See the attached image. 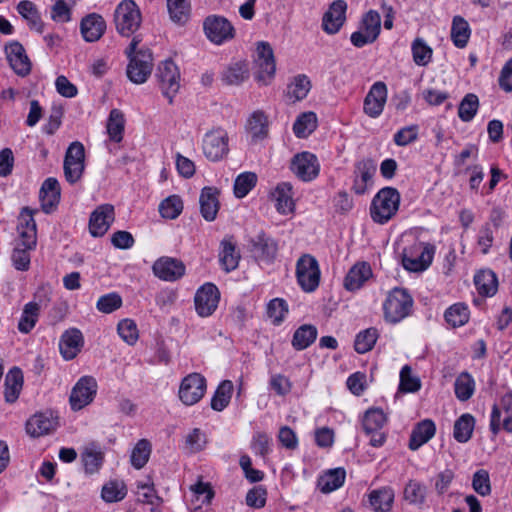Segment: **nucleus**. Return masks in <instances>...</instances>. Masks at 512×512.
<instances>
[{
	"label": "nucleus",
	"instance_id": "nucleus-1",
	"mask_svg": "<svg viewBox=\"0 0 512 512\" xmlns=\"http://www.w3.org/2000/svg\"><path fill=\"white\" fill-rule=\"evenodd\" d=\"M400 194L393 187L380 189L370 205V216L375 223L386 224L397 213L400 206Z\"/></svg>",
	"mask_w": 512,
	"mask_h": 512
},
{
	"label": "nucleus",
	"instance_id": "nucleus-2",
	"mask_svg": "<svg viewBox=\"0 0 512 512\" xmlns=\"http://www.w3.org/2000/svg\"><path fill=\"white\" fill-rule=\"evenodd\" d=\"M140 43L138 37H134L126 51L130 62L127 66V76L131 82L135 84H142L147 81L152 72V55L147 51H137V46Z\"/></svg>",
	"mask_w": 512,
	"mask_h": 512
},
{
	"label": "nucleus",
	"instance_id": "nucleus-3",
	"mask_svg": "<svg viewBox=\"0 0 512 512\" xmlns=\"http://www.w3.org/2000/svg\"><path fill=\"white\" fill-rule=\"evenodd\" d=\"M412 306L413 299L405 289H393L383 304L385 320L390 323L400 322L410 314Z\"/></svg>",
	"mask_w": 512,
	"mask_h": 512
},
{
	"label": "nucleus",
	"instance_id": "nucleus-4",
	"mask_svg": "<svg viewBox=\"0 0 512 512\" xmlns=\"http://www.w3.org/2000/svg\"><path fill=\"white\" fill-rule=\"evenodd\" d=\"M434 247L423 242H414L405 248L402 256L403 267L411 272H422L432 263Z\"/></svg>",
	"mask_w": 512,
	"mask_h": 512
},
{
	"label": "nucleus",
	"instance_id": "nucleus-5",
	"mask_svg": "<svg viewBox=\"0 0 512 512\" xmlns=\"http://www.w3.org/2000/svg\"><path fill=\"white\" fill-rule=\"evenodd\" d=\"M320 277L317 259L310 254H303L296 262V278L301 289L307 293L314 292L319 286Z\"/></svg>",
	"mask_w": 512,
	"mask_h": 512
},
{
	"label": "nucleus",
	"instance_id": "nucleus-6",
	"mask_svg": "<svg viewBox=\"0 0 512 512\" xmlns=\"http://www.w3.org/2000/svg\"><path fill=\"white\" fill-rule=\"evenodd\" d=\"M202 151L204 156L212 162L225 158L229 152L228 132L221 127L207 131L202 139Z\"/></svg>",
	"mask_w": 512,
	"mask_h": 512
},
{
	"label": "nucleus",
	"instance_id": "nucleus-7",
	"mask_svg": "<svg viewBox=\"0 0 512 512\" xmlns=\"http://www.w3.org/2000/svg\"><path fill=\"white\" fill-rule=\"evenodd\" d=\"M117 31L123 36L133 34L141 24V13L132 0H123L118 4L114 13Z\"/></svg>",
	"mask_w": 512,
	"mask_h": 512
},
{
	"label": "nucleus",
	"instance_id": "nucleus-8",
	"mask_svg": "<svg viewBox=\"0 0 512 512\" xmlns=\"http://www.w3.org/2000/svg\"><path fill=\"white\" fill-rule=\"evenodd\" d=\"M255 79L262 85H268L276 72V63L271 45L268 42H258L255 57Z\"/></svg>",
	"mask_w": 512,
	"mask_h": 512
},
{
	"label": "nucleus",
	"instance_id": "nucleus-9",
	"mask_svg": "<svg viewBox=\"0 0 512 512\" xmlns=\"http://www.w3.org/2000/svg\"><path fill=\"white\" fill-rule=\"evenodd\" d=\"M98 384L93 376L85 375L73 386L69 403L73 411H79L91 404L97 394Z\"/></svg>",
	"mask_w": 512,
	"mask_h": 512
},
{
	"label": "nucleus",
	"instance_id": "nucleus-10",
	"mask_svg": "<svg viewBox=\"0 0 512 512\" xmlns=\"http://www.w3.org/2000/svg\"><path fill=\"white\" fill-rule=\"evenodd\" d=\"M205 36L214 44L222 45L235 36V29L231 22L223 16L210 15L203 21Z\"/></svg>",
	"mask_w": 512,
	"mask_h": 512
},
{
	"label": "nucleus",
	"instance_id": "nucleus-11",
	"mask_svg": "<svg viewBox=\"0 0 512 512\" xmlns=\"http://www.w3.org/2000/svg\"><path fill=\"white\" fill-rule=\"evenodd\" d=\"M489 428L494 435L501 429L512 433V392L504 394L499 403L493 405Z\"/></svg>",
	"mask_w": 512,
	"mask_h": 512
},
{
	"label": "nucleus",
	"instance_id": "nucleus-12",
	"mask_svg": "<svg viewBox=\"0 0 512 512\" xmlns=\"http://www.w3.org/2000/svg\"><path fill=\"white\" fill-rule=\"evenodd\" d=\"M387 422V415L379 408L368 409L363 418L362 426L365 433L370 436V444L380 447L385 442V433L382 431Z\"/></svg>",
	"mask_w": 512,
	"mask_h": 512
},
{
	"label": "nucleus",
	"instance_id": "nucleus-13",
	"mask_svg": "<svg viewBox=\"0 0 512 512\" xmlns=\"http://www.w3.org/2000/svg\"><path fill=\"white\" fill-rule=\"evenodd\" d=\"M85 150L82 143L75 141L70 144L64 159V174L66 180L74 184L84 171Z\"/></svg>",
	"mask_w": 512,
	"mask_h": 512
},
{
	"label": "nucleus",
	"instance_id": "nucleus-14",
	"mask_svg": "<svg viewBox=\"0 0 512 512\" xmlns=\"http://www.w3.org/2000/svg\"><path fill=\"white\" fill-rule=\"evenodd\" d=\"M37 210L24 207L17 218V233L22 246L35 248L37 243V228L34 214Z\"/></svg>",
	"mask_w": 512,
	"mask_h": 512
},
{
	"label": "nucleus",
	"instance_id": "nucleus-15",
	"mask_svg": "<svg viewBox=\"0 0 512 512\" xmlns=\"http://www.w3.org/2000/svg\"><path fill=\"white\" fill-rule=\"evenodd\" d=\"M205 391V378L199 373H192L182 380L179 388V398L185 405H194L202 399Z\"/></svg>",
	"mask_w": 512,
	"mask_h": 512
},
{
	"label": "nucleus",
	"instance_id": "nucleus-16",
	"mask_svg": "<svg viewBox=\"0 0 512 512\" xmlns=\"http://www.w3.org/2000/svg\"><path fill=\"white\" fill-rule=\"evenodd\" d=\"M157 77L164 96L171 102L180 88V72L177 65L171 60L163 61L158 67Z\"/></svg>",
	"mask_w": 512,
	"mask_h": 512
},
{
	"label": "nucleus",
	"instance_id": "nucleus-17",
	"mask_svg": "<svg viewBox=\"0 0 512 512\" xmlns=\"http://www.w3.org/2000/svg\"><path fill=\"white\" fill-rule=\"evenodd\" d=\"M290 169L300 180L309 182L318 176L320 164L314 154L305 151L293 157Z\"/></svg>",
	"mask_w": 512,
	"mask_h": 512
},
{
	"label": "nucleus",
	"instance_id": "nucleus-18",
	"mask_svg": "<svg viewBox=\"0 0 512 512\" xmlns=\"http://www.w3.org/2000/svg\"><path fill=\"white\" fill-rule=\"evenodd\" d=\"M220 294L218 288L212 283L201 286L194 297L195 310L200 317H208L218 307Z\"/></svg>",
	"mask_w": 512,
	"mask_h": 512
},
{
	"label": "nucleus",
	"instance_id": "nucleus-19",
	"mask_svg": "<svg viewBox=\"0 0 512 512\" xmlns=\"http://www.w3.org/2000/svg\"><path fill=\"white\" fill-rule=\"evenodd\" d=\"M388 90L385 83H374L364 99L363 110L371 118L379 117L387 101Z\"/></svg>",
	"mask_w": 512,
	"mask_h": 512
},
{
	"label": "nucleus",
	"instance_id": "nucleus-20",
	"mask_svg": "<svg viewBox=\"0 0 512 512\" xmlns=\"http://www.w3.org/2000/svg\"><path fill=\"white\" fill-rule=\"evenodd\" d=\"M152 270L159 279L174 282L185 274V265L178 259L161 257L154 262Z\"/></svg>",
	"mask_w": 512,
	"mask_h": 512
},
{
	"label": "nucleus",
	"instance_id": "nucleus-21",
	"mask_svg": "<svg viewBox=\"0 0 512 512\" xmlns=\"http://www.w3.org/2000/svg\"><path fill=\"white\" fill-rule=\"evenodd\" d=\"M376 173V165L370 159H363L355 164L354 181L352 190L358 194H365L373 184V176Z\"/></svg>",
	"mask_w": 512,
	"mask_h": 512
},
{
	"label": "nucleus",
	"instance_id": "nucleus-22",
	"mask_svg": "<svg viewBox=\"0 0 512 512\" xmlns=\"http://www.w3.org/2000/svg\"><path fill=\"white\" fill-rule=\"evenodd\" d=\"M58 425L57 417L52 412H40L31 416L26 422V432L38 438L52 433Z\"/></svg>",
	"mask_w": 512,
	"mask_h": 512
},
{
	"label": "nucleus",
	"instance_id": "nucleus-23",
	"mask_svg": "<svg viewBox=\"0 0 512 512\" xmlns=\"http://www.w3.org/2000/svg\"><path fill=\"white\" fill-rule=\"evenodd\" d=\"M114 221V207L110 204H103L97 207L90 216L89 230L92 236H103Z\"/></svg>",
	"mask_w": 512,
	"mask_h": 512
},
{
	"label": "nucleus",
	"instance_id": "nucleus-24",
	"mask_svg": "<svg viewBox=\"0 0 512 512\" xmlns=\"http://www.w3.org/2000/svg\"><path fill=\"white\" fill-rule=\"evenodd\" d=\"M84 345L82 332L76 328L66 330L59 341V350L65 360L74 359Z\"/></svg>",
	"mask_w": 512,
	"mask_h": 512
},
{
	"label": "nucleus",
	"instance_id": "nucleus-25",
	"mask_svg": "<svg viewBox=\"0 0 512 512\" xmlns=\"http://www.w3.org/2000/svg\"><path fill=\"white\" fill-rule=\"evenodd\" d=\"M271 198L275 203L276 210L282 215H288L295 210L293 199V187L289 182H281L271 192Z\"/></svg>",
	"mask_w": 512,
	"mask_h": 512
},
{
	"label": "nucleus",
	"instance_id": "nucleus-26",
	"mask_svg": "<svg viewBox=\"0 0 512 512\" xmlns=\"http://www.w3.org/2000/svg\"><path fill=\"white\" fill-rule=\"evenodd\" d=\"M347 9L346 2L343 0L334 1L328 11L323 16V29L328 34H335L344 24L346 19L345 12Z\"/></svg>",
	"mask_w": 512,
	"mask_h": 512
},
{
	"label": "nucleus",
	"instance_id": "nucleus-27",
	"mask_svg": "<svg viewBox=\"0 0 512 512\" xmlns=\"http://www.w3.org/2000/svg\"><path fill=\"white\" fill-rule=\"evenodd\" d=\"M106 30L104 18L96 13L85 16L80 23V32L86 42L98 41Z\"/></svg>",
	"mask_w": 512,
	"mask_h": 512
},
{
	"label": "nucleus",
	"instance_id": "nucleus-28",
	"mask_svg": "<svg viewBox=\"0 0 512 512\" xmlns=\"http://www.w3.org/2000/svg\"><path fill=\"white\" fill-rule=\"evenodd\" d=\"M6 55L11 68L19 76H26L31 71V62L25 49L19 43H12L6 47Z\"/></svg>",
	"mask_w": 512,
	"mask_h": 512
},
{
	"label": "nucleus",
	"instance_id": "nucleus-29",
	"mask_svg": "<svg viewBox=\"0 0 512 512\" xmlns=\"http://www.w3.org/2000/svg\"><path fill=\"white\" fill-rule=\"evenodd\" d=\"M245 130L252 143H257L266 138L269 130L267 115L260 110L254 111L246 121Z\"/></svg>",
	"mask_w": 512,
	"mask_h": 512
},
{
	"label": "nucleus",
	"instance_id": "nucleus-30",
	"mask_svg": "<svg viewBox=\"0 0 512 512\" xmlns=\"http://www.w3.org/2000/svg\"><path fill=\"white\" fill-rule=\"evenodd\" d=\"M39 198L42 210L45 213H50L59 203L60 200V186L55 178H47L40 189Z\"/></svg>",
	"mask_w": 512,
	"mask_h": 512
},
{
	"label": "nucleus",
	"instance_id": "nucleus-31",
	"mask_svg": "<svg viewBox=\"0 0 512 512\" xmlns=\"http://www.w3.org/2000/svg\"><path fill=\"white\" fill-rule=\"evenodd\" d=\"M372 276V270L368 263H356L347 273L344 279V287L349 291L360 289Z\"/></svg>",
	"mask_w": 512,
	"mask_h": 512
},
{
	"label": "nucleus",
	"instance_id": "nucleus-32",
	"mask_svg": "<svg viewBox=\"0 0 512 512\" xmlns=\"http://www.w3.org/2000/svg\"><path fill=\"white\" fill-rule=\"evenodd\" d=\"M436 432L435 423L430 419L419 422L411 432L409 448L413 451L426 444Z\"/></svg>",
	"mask_w": 512,
	"mask_h": 512
},
{
	"label": "nucleus",
	"instance_id": "nucleus-33",
	"mask_svg": "<svg viewBox=\"0 0 512 512\" xmlns=\"http://www.w3.org/2000/svg\"><path fill=\"white\" fill-rule=\"evenodd\" d=\"M217 194V189L212 187L203 188L200 194V211L203 218L207 221H213L217 216L219 209Z\"/></svg>",
	"mask_w": 512,
	"mask_h": 512
},
{
	"label": "nucleus",
	"instance_id": "nucleus-34",
	"mask_svg": "<svg viewBox=\"0 0 512 512\" xmlns=\"http://www.w3.org/2000/svg\"><path fill=\"white\" fill-rule=\"evenodd\" d=\"M249 77L248 64L236 61L229 64L221 73L222 81L227 85H239Z\"/></svg>",
	"mask_w": 512,
	"mask_h": 512
},
{
	"label": "nucleus",
	"instance_id": "nucleus-35",
	"mask_svg": "<svg viewBox=\"0 0 512 512\" xmlns=\"http://www.w3.org/2000/svg\"><path fill=\"white\" fill-rule=\"evenodd\" d=\"M18 13L27 21L30 29L37 33L44 32V23L41 20L36 5L29 0H22L17 5Z\"/></svg>",
	"mask_w": 512,
	"mask_h": 512
},
{
	"label": "nucleus",
	"instance_id": "nucleus-36",
	"mask_svg": "<svg viewBox=\"0 0 512 512\" xmlns=\"http://www.w3.org/2000/svg\"><path fill=\"white\" fill-rule=\"evenodd\" d=\"M395 493L391 487H382L372 490L369 495V503L375 511L387 512L391 509Z\"/></svg>",
	"mask_w": 512,
	"mask_h": 512
},
{
	"label": "nucleus",
	"instance_id": "nucleus-37",
	"mask_svg": "<svg viewBox=\"0 0 512 512\" xmlns=\"http://www.w3.org/2000/svg\"><path fill=\"white\" fill-rule=\"evenodd\" d=\"M219 260L226 272L233 271L238 267L240 253L236 250V246L231 238L222 240Z\"/></svg>",
	"mask_w": 512,
	"mask_h": 512
},
{
	"label": "nucleus",
	"instance_id": "nucleus-38",
	"mask_svg": "<svg viewBox=\"0 0 512 512\" xmlns=\"http://www.w3.org/2000/svg\"><path fill=\"white\" fill-rule=\"evenodd\" d=\"M318 126L316 113L307 111L299 114L293 124V132L297 138H307Z\"/></svg>",
	"mask_w": 512,
	"mask_h": 512
},
{
	"label": "nucleus",
	"instance_id": "nucleus-39",
	"mask_svg": "<svg viewBox=\"0 0 512 512\" xmlns=\"http://www.w3.org/2000/svg\"><path fill=\"white\" fill-rule=\"evenodd\" d=\"M125 129V117L119 109H112L106 123V132L109 140L120 143Z\"/></svg>",
	"mask_w": 512,
	"mask_h": 512
},
{
	"label": "nucleus",
	"instance_id": "nucleus-40",
	"mask_svg": "<svg viewBox=\"0 0 512 512\" xmlns=\"http://www.w3.org/2000/svg\"><path fill=\"white\" fill-rule=\"evenodd\" d=\"M427 486L415 479H410L404 486L403 498L411 505L422 506L426 501Z\"/></svg>",
	"mask_w": 512,
	"mask_h": 512
},
{
	"label": "nucleus",
	"instance_id": "nucleus-41",
	"mask_svg": "<svg viewBox=\"0 0 512 512\" xmlns=\"http://www.w3.org/2000/svg\"><path fill=\"white\" fill-rule=\"evenodd\" d=\"M23 386V374L20 369H11L5 378V400L8 403H14L21 392Z\"/></svg>",
	"mask_w": 512,
	"mask_h": 512
},
{
	"label": "nucleus",
	"instance_id": "nucleus-42",
	"mask_svg": "<svg viewBox=\"0 0 512 512\" xmlns=\"http://www.w3.org/2000/svg\"><path fill=\"white\" fill-rule=\"evenodd\" d=\"M345 470L341 468L333 469L318 479V488L323 493H330L339 489L345 481Z\"/></svg>",
	"mask_w": 512,
	"mask_h": 512
},
{
	"label": "nucleus",
	"instance_id": "nucleus-43",
	"mask_svg": "<svg viewBox=\"0 0 512 512\" xmlns=\"http://www.w3.org/2000/svg\"><path fill=\"white\" fill-rule=\"evenodd\" d=\"M311 90V82L304 74L295 76L287 86V97L292 102L301 101Z\"/></svg>",
	"mask_w": 512,
	"mask_h": 512
},
{
	"label": "nucleus",
	"instance_id": "nucleus-44",
	"mask_svg": "<svg viewBox=\"0 0 512 512\" xmlns=\"http://www.w3.org/2000/svg\"><path fill=\"white\" fill-rule=\"evenodd\" d=\"M471 35L468 22L461 16H455L452 21L451 39L457 48L466 47Z\"/></svg>",
	"mask_w": 512,
	"mask_h": 512
},
{
	"label": "nucleus",
	"instance_id": "nucleus-45",
	"mask_svg": "<svg viewBox=\"0 0 512 512\" xmlns=\"http://www.w3.org/2000/svg\"><path fill=\"white\" fill-rule=\"evenodd\" d=\"M75 0H53L50 7V18L55 23L64 24L72 20V9Z\"/></svg>",
	"mask_w": 512,
	"mask_h": 512
},
{
	"label": "nucleus",
	"instance_id": "nucleus-46",
	"mask_svg": "<svg viewBox=\"0 0 512 512\" xmlns=\"http://www.w3.org/2000/svg\"><path fill=\"white\" fill-rule=\"evenodd\" d=\"M474 283L481 295L493 296L497 291V278L491 270H481L474 277Z\"/></svg>",
	"mask_w": 512,
	"mask_h": 512
},
{
	"label": "nucleus",
	"instance_id": "nucleus-47",
	"mask_svg": "<svg viewBox=\"0 0 512 512\" xmlns=\"http://www.w3.org/2000/svg\"><path fill=\"white\" fill-rule=\"evenodd\" d=\"M444 317L453 328L461 327L469 321L470 311L466 304L455 303L446 309Z\"/></svg>",
	"mask_w": 512,
	"mask_h": 512
},
{
	"label": "nucleus",
	"instance_id": "nucleus-48",
	"mask_svg": "<svg viewBox=\"0 0 512 512\" xmlns=\"http://www.w3.org/2000/svg\"><path fill=\"white\" fill-rule=\"evenodd\" d=\"M317 334L315 326L304 324L294 332L292 345L296 350H304L316 340Z\"/></svg>",
	"mask_w": 512,
	"mask_h": 512
},
{
	"label": "nucleus",
	"instance_id": "nucleus-49",
	"mask_svg": "<svg viewBox=\"0 0 512 512\" xmlns=\"http://www.w3.org/2000/svg\"><path fill=\"white\" fill-rule=\"evenodd\" d=\"M40 306L36 302H28L24 305L22 315L18 322V330L21 333H29L36 325L39 317Z\"/></svg>",
	"mask_w": 512,
	"mask_h": 512
},
{
	"label": "nucleus",
	"instance_id": "nucleus-50",
	"mask_svg": "<svg viewBox=\"0 0 512 512\" xmlns=\"http://www.w3.org/2000/svg\"><path fill=\"white\" fill-rule=\"evenodd\" d=\"M170 19L177 24H185L190 17V0H167Z\"/></svg>",
	"mask_w": 512,
	"mask_h": 512
},
{
	"label": "nucleus",
	"instance_id": "nucleus-51",
	"mask_svg": "<svg viewBox=\"0 0 512 512\" xmlns=\"http://www.w3.org/2000/svg\"><path fill=\"white\" fill-rule=\"evenodd\" d=\"M475 426V419L470 414L461 415L454 424L453 436L460 443L470 440Z\"/></svg>",
	"mask_w": 512,
	"mask_h": 512
},
{
	"label": "nucleus",
	"instance_id": "nucleus-52",
	"mask_svg": "<svg viewBox=\"0 0 512 512\" xmlns=\"http://www.w3.org/2000/svg\"><path fill=\"white\" fill-rule=\"evenodd\" d=\"M232 392L233 383L230 380L222 381L211 399L212 409L215 411L224 410L230 403Z\"/></svg>",
	"mask_w": 512,
	"mask_h": 512
},
{
	"label": "nucleus",
	"instance_id": "nucleus-53",
	"mask_svg": "<svg viewBox=\"0 0 512 512\" xmlns=\"http://www.w3.org/2000/svg\"><path fill=\"white\" fill-rule=\"evenodd\" d=\"M455 395L460 401L470 399L475 391V381L473 377L467 373H461L454 383Z\"/></svg>",
	"mask_w": 512,
	"mask_h": 512
},
{
	"label": "nucleus",
	"instance_id": "nucleus-54",
	"mask_svg": "<svg viewBox=\"0 0 512 512\" xmlns=\"http://www.w3.org/2000/svg\"><path fill=\"white\" fill-rule=\"evenodd\" d=\"M413 61L418 66H427L433 55L432 48L422 38H416L411 44Z\"/></svg>",
	"mask_w": 512,
	"mask_h": 512
},
{
	"label": "nucleus",
	"instance_id": "nucleus-55",
	"mask_svg": "<svg viewBox=\"0 0 512 512\" xmlns=\"http://www.w3.org/2000/svg\"><path fill=\"white\" fill-rule=\"evenodd\" d=\"M253 251L261 260L270 261L276 256L277 244L271 238L259 236L254 243Z\"/></svg>",
	"mask_w": 512,
	"mask_h": 512
},
{
	"label": "nucleus",
	"instance_id": "nucleus-56",
	"mask_svg": "<svg viewBox=\"0 0 512 512\" xmlns=\"http://www.w3.org/2000/svg\"><path fill=\"white\" fill-rule=\"evenodd\" d=\"M479 108V99L477 95L469 93L464 96L458 107V116L464 122L471 121Z\"/></svg>",
	"mask_w": 512,
	"mask_h": 512
},
{
	"label": "nucleus",
	"instance_id": "nucleus-57",
	"mask_svg": "<svg viewBox=\"0 0 512 512\" xmlns=\"http://www.w3.org/2000/svg\"><path fill=\"white\" fill-rule=\"evenodd\" d=\"M151 453V444L146 439L139 440L131 452V464L141 469L148 462Z\"/></svg>",
	"mask_w": 512,
	"mask_h": 512
},
{
	"label": "nucleus",
	"instance_id": "nucleus-58",
	"mask_svg": "<svg viewBox=\"0 0 512 512\" xmlns=\"http://www.w3.org/2000/svg\"><path fill=\"white\" fill-rule=\"evenodd\" d=\"M183 210V202L177 195H171L159 205V212L163 218L175 219Z\"/></svg>",
	"mask_w": 512,
	"mask_h": 512
},
{
	"label": "nucleus",
	"instance_id": "nucleus-59",
	"mask_svg": "<svg viewBox=\"0 0 512 512\" xmlns=\"http://www.w3.org/2000/svg\"><path fill=\"white\" fill-rule=\"evenodd\" d=\"M267 317L272 324H281L288 314V304L284 299L274 298L267 305Z\"/></svg>",
	"mask_w": 512,
	"mask_h": 512
},
{
	"label": "nucleus",
	"instance_id": "nucleus-60",
	"mask_svg": "<svg viewBox=\"0 0 512 512\" xmlns=\"http://www.w3.org/2000/svg\"><path fill=\"white\" fill-rule=\"evenodd\" d=\"M377 338L378 332L375 328H368L359 332L354 342L355 350L360 354L370 351L374 347Z\"/></svg>",
	"mask_w": 512,
	"mask_h": 512
},
{
	"label": "nucleus",
	"instance_id": "nucleus-61",
	"mask_svg": "<svg viewBox=\"0 0 512 512\" xmlns=\"http://www.w3.org/2000/svg\"><path fill=\"white\" fill-rule=\"evenodd\" d=\"M257 176L252 172H244L237 176L234 182V194L237 198L245 197L256 185Z\"/></svg>",
	"mask_w": 512,
	"mask_h": 512
},
{
	"label": "nucleus",
	"instance_id": "nucleus-62",
	"mask_svg": "<svg viewBox=\"0 0 512 512\" xmlns=\"http://www.w3.org/2000/svg\"><path fill=\"white\" fill-rule=\"evenodd\" d=\"M82 461L86 472L94 473L100 468L102 464L103 453L100 449L94 446L86 447L82 453Z\"/></svg>",
	"mask_w": 512,
	"mask_h": 512
},
{
	"label": "nucleus",
	"instance_id": "nucleus-63",
	"mask_svg": "<svg viewBox=\"0 0 512 512\" xmlns=\"http://www.w3.org/2000/svg\"><path fill=\"white\" fill-rule=\"evenodd\" d=\"M117 331L121 339L128 345H134L139 338L137 325L131 319L121 320L117 325Z\"/></svg>",
	"mask_w": 512,
	"mask_h": 512
},
{
	"label": "nucleus",
	"instance_id": "nucleus-64",
	"mask_svg": "<svg viewBox=\"0 0 512 512\" xmlns=\"http://www.w3.org/2000/svg\"><path fill=\"white\" fill-rule=\"evenodd\" d=\"M101 495L106 502H117L126 496V487L123 482L110 481L103 486Z\"/></svg>",
	"mask_w": 512,
	"mask_h": 512
}]
</instances>
